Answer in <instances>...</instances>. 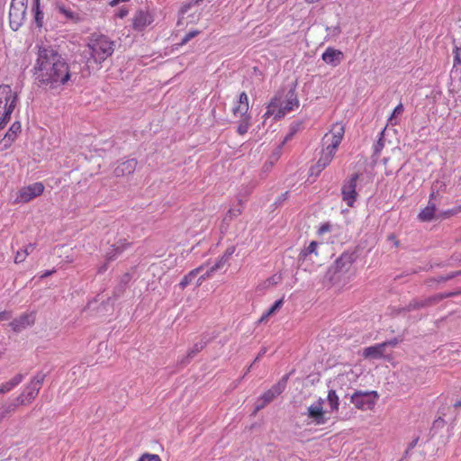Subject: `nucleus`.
<instances>
[{
	"mask_svg": "<svg viewBox=\"0 0 461 461\" xmlns=\"http://www.w3.org/2000/svg\"><path fill=\"white\" fill-rule=\"evenodd\" d=\"M119 3H120V0H112V1L110 2V5H111V6H115V5H117Z\"/></svg>",
	"mask_w": 461,
	"mask_h": 461,
	"instance_id": "57",
	"label": "nucleus"
},
{
	"mask_svg": "<svg viewBox=\"0 0 461 461\" xmlns=\"http://www.w3.org/2000/svg\"><path fill=\"white\" fill-rule=\"evenodd\" d=\"M455 407H456V408H461V400H460V401H457V402L455 403Z\"/></svg>",
	"mask_w": 461,
	"mask_h": 461,
	"instance_id": "59",
	"label": "nucleus"
},
{
	"mask_svg": "<svg viewBox=\"0 0 461 461\" xmlns=\"http://www.w3.org/2000/svg\"><path fill=\"white\" fill-rule=\"evenodd\" d=\"M281 281V276L280 275H274L271 277L267 278L264 285L265 287H270L272 285H275L278 284Z\"/></svg>",
	"mask_w": 461,
	"mask_h": 461,
	"instance_id": "38",
	"label": "nucleus"
},
{
	"mask_svg": "<svg viewBox=\"0 0 461 461\" xmlns=\"http://www.w3.org/2000/svg\"><path fill=\"white\" fill-rule=\"evenodd\" d=\"M267 403L265 402L264 400H261L259 397L255 407V411H258L259 410L263 409Z\"/></svg>",
	"mask_w": 461,
	"mask_h": 461,
	"instance_id": "47",
	"label": "nucleus"
},
{
	"mask_svg": "<svg viewBox=\"0 0 461 461\" xmlns=\"http://www.w3.org/2000/svg\"><path fill=\"white\" fill-rule=\"evenodd\" d=\"M23 405V403H20L18 402V398L16 397L12 402H5L4 404L0 405V408L4 411V413H5L6 416L15 411V410L21 406Z\"/></svg>",
	"mask_w": 461,
	"mask_h": 461,
	"instance_id": "32",
	"label": "nucleus"
},
{
	"mask_svg": "<svg viewBox=\"0 0 461 461\" xmlns=\"http://www.w3.org/2000/svg\"><path fill=\"white\" fill-rule=\"evenodd\" d=\"M7 416L4 413V411L0 408V423L5 419Z\"/></svg>",
	"mask_w": 461,
	"mask_h": 461,
	"instance_id": "56",
	"label": "nucleus"
},
{
	"mask_svg": "<svg viewBox=\"0 0 461 461\" xmlns=\"http://www.w3.org/2000/svg\"><path fill=\"white\" fill-rule=\"evenodd\" d=\"M227 261H228V260L226 259V258H223V257L220 258L217 260V262H216L212 267H210V269H208L205 273H203V274H202V275H201V276L198 278L197 285H202V283H203L206 278L210 277V276H211V275H212L213 272H215V271H217V270L221 269V267H222L227 263Z\"/></svg>",
	"mask_w": 461,
	"mask_h": 461,
	"instance_id": "27",
	"label": "nucleus"
},
{
	"mask_svg": "<svg viewBox=\"0 0 461 461\" xmlns=\"http://www.w3.org/2000/svg\"><path fill=\"white\" fill-rule=\"evenodd\" d=\"M32 13L33 14V19L36 26L41 28L44 23V13L41 5L40 0L32 1Z\"/></svg>",
	"mask_w": 461,
	"mask_h": 461,
	"instance_id": "25",
	"label": "nucleus"
},
{
	"mask_svg": "<svg viewBox=\"0 0 461 461\" xmlns=\"http://www.w3.org/2000/svg\"><path fill=\"white\" fill-rule=\"evenodd\" d=\"M136 166V159L131 158L119 163L117 167L114 168L113 173L117 177L128 176L135 171Z\"/></svg>",
	"mask_w": 461,
	"mask_h": 461,
	"instance_id": "20",
	"label": "nucleus"
},
{
	"mask_svg": "<svg viewBox=\"0 0 461 461\" xmlns=\"http://www.w3.org/2000/svg\"><path fill=\"white\" fill-rule=\"evenodd\" d=\"M21 122L16 121L9 127L4 138L0 140V149H7L13 142L16 140L18 134L21 132Z\"/></svg>",
	"mask_w": 461,
	"mask_h": 461,
	"instance_id": "14",
	"label": "nucleus"
},
{
	"mask_svg": "<svg viewBox=\"0 0 461 461\" xmlns=\"http://www.w3.org/2000/svg\"><path fill=\"white\" fill-rule=\"evenodd\" d=\"M18 101V96L9 85L0 86V113H13Z\"/></svg>",
	"mask_w": 461,
	"mask_h": 461,
	"instance_id": "11",
	"label": "nucleus"
},
{
	"mask_svg": "<svg viewBox=\"0 0 461 461\" xmlns=\"http://www.w3.org/2000/svg\"><path fill=\"white\" fill-rule=\"evenodd\" d=\"M322 60L332 67L339 66L344 59L342 51L334 48L329 47L321 55Z\"/></svg>",
	"mask_w": 461,
	"mask_h": 461,
	"instance_id": "17",
	"label": "nucleus"
},
{
	"mask_svg": "<svg viewBox=\"0 0 461 461\" xmlns=\"http://www.w3.org/2000/svg\"><path fill=\"white\" fill-rule=\"evenodd\" d=\"M330 225L329 223H325L320 227L318 232H319V234H323L325 232L330 231Z\"/></svg>",
	"mask_w": 461,
	"mask_h": 461,
	"instance_id": "48",
	"label": "nucleus"
},
{
	"mask_svg": "<svg viewBox=\"0 0 461 461\" xmlns=\"http://www.w3.org/2000/svg\"><path fill=\"white\" fill-rule=\"evenodd\" d=\"M320 243L317 241H311L310 244L304 247L301 252L299 253L298 259L299 261H305L307 259H312V256L318 257V248Z\"/></svg>",
	"mask_w": 461,
	"mask_h": 461,
	"instance_id": "23",
	"label": "nucleus"
},
{
	"mask_svg": "<svg viewBox=\"0 0 461 461\" xmlns=\"http://www.w3.org/2000/svg\"><path fill=\"white\" fill-rule=\"evenodd\" d=\"M242 213V210L240 207H233V208H230L225 218H224V221H230L232 220L233 218H236L238 216H240V214Z\"/></svg>",
	"mask_w": 461,
	"mask_h": 461,
	"instance_id": "36",
	"label": "nucleus"
},
{
	"mask_svg": "<svg viewBox=\"0 0 461 461\" xmlns=\"http://www.w3.org/2000/svg\"><path fill=\"white\" fill-rule=\"evenodd\" d=\"M108 263H109V262H107V261H106L104 265H102V266L98 268V273H99V274H102V273H104V272H105V271H106Z\"/></svg>",
	"mask_w": 461,
	"mask_h": 461,
	"instance_id": "52",
	"label": "nucleus"
},
{
	"mask_svg": "<svg viewBox=\"0 0 461 461\" xmlns=\"http://www.w3.org/2000/svg\"><path fill=\"white\" fill-rule=\"evenodd\" d=\"M199 32L198 31H190L188 32L185 37L182 39V44H185L186 42H188L191 39L194 38L196 35H198Z\"/></svg>",
	"mask_w": 461,
	"mask_h": 461,
	"instance_id": "41",
	"label": "nucleus"
},
{
	"mask_svg": "<svg viewBox=\"0 0 461 461\" xmlns=\"http://www.w3.org/2000/svg\"><path fill=\"white\" fill-rule=\"evenodd\" d=\"M287 379L288 376L285 375L278 383H276L260 396L261 400H264L267 404L271 402L275 398H276L284 392L286 387Z\"/></svg>",
	"mask_w": 461,
	"mask_h": 461,
	"instance_id": "16",
	"label": "nucleus"
},
{
	"mask_svg": "<svg viewBox=\"0 0 461 461\" xmlns=\"http://www.w3.org/2000/svg\"><path fill=\"white\" fill-rule=\"evenodd\" d=\"M306 3L308 4H314V3H317L319 2L320 0H304Z\"/></svg>",
	"mask_w": 461,
	"mask_h": 461,
	"instance_id": "58",
	"label": "nucleus"
},
{
	"mask_svg": "<svg viewBox=\"0 0 461 461\" xmlns=\"http://www.w3.org/2000/svg\"><path fill=\"white\" fill-rule=\"evenodd\" d=\"M203 270V266H201L199 267H196L193 270H191L187 275H185L182 280L180 281L179 283V285L181 288H185L192 281L194 277H196V276L200 273H202Z\"/></svg>",
	"mask_w": 461,
	"mask_h": 461,
	"instance_id": "30",
	"label": "nucleus"
},
{
	"mask_svg": "<svg viewBox=\"0 0 461 461\" xmlns=\"http://www.w3.org/2000/svg\"><path fill=\"white\" fill-rule=\"evenodd\" d=\"M326 31L328 32L329 35L332 37H337L341 33V29L339 25L327 27Z\"/></svg>",
	"mask_w": 461,
	"mask_h": 461,
	"instance_id": "40",
	"label": "nucleus"
},
{
	"mask_svg": "<svg viewBox=\"0 0 461 461\" xmlns=\"http://www.w3.org/2000/svg\"><path fill=\"white\" fill-rule=\"evenodd\" d=\"M115 50V41L107 35L92 33L87 40L86 52L88 64L101 65L111 57Z\"/></svg>",
	"mask_w": 461,
	"mask_h": 461,
	"instance_id": "3",
	"label": "nucleus"
},
{
	"mask_svg": "<svg viewBox=\"0 0 461 461\" xmlns=\"http://www.w3.org/2000/svg\"><path fill=\"white\" fill-rule=\"evenodd\" d=\"M129 243L125 240H119L116 243L113 244L105 254V261L111 262L114 260L121 253H122Z\"/></svg>",
	"mask_w": 461,
	"mask_h": 461,
	"instance_id": "21",
	"label": "nucleus"
},
{
	"mask_svg": "<svg viewBox=\"0 0 461 461\" xmlns=\"http://www.w3.org/2000/svg\"><path fill=\"white\" fill-rule=\"evenodd\" d=\"M358 178L359 174L354 173L348 178L344 180L341 186L342 201L351 208L355 206V203L358 197V194L357 192V183Z\"/></svg>",
	"mask_w": 461,
	"mask_h": 461,
	"instance_id": "7",
	"label": "nucleus"
},
{
	"mask_svg": "<svg viewBox=\"0 0 461 461\" xmlns=\"http://www.w3.org/2000/svg\"><path fill=\"white\" fill-rule=\"evenodd\" d=\"M356 258L355 252L344 251L329 269V272L332 275L331 279H335L336 275L348 273L355 262Z\"/></svg>",
	"mask_w": 461,
	"mask_h": 461,
	"instance_id": "8",
	"label": "nucleus"
},
{
	"mask_svg": "<svg viewBox=\"0 0 461 461\" xmlns=\"http://www.w3.org/2000/svg\"><path fill=\"white\" fill-rule=\"evenodd\" d=\"M37 57L32 75L40 86L58 89L71 79L69 65L62 55L50 45H37Z\"/></svg>",
	"mask_w": 461,
	"mask_h": 461,
	"instance_id": "1",
	"label": "nucleus"
},
{
	"mask_svg": "<svg viewBox=\"0 0 461 461\" xmlns=\"http://www.w3.org/2000/svg\"><path fill=\"white\" fill-rule=\"evenodd\" d=\"M44 191V185L40 183H34L21 188L16 197L14 198L15 203H25L32 200L33 198L40 196Z\"/></svg>",
	"mask_w": 461,
	"mask_h": 461,
	"instance_id": "12",
	"label": "nucleus"
},
{
	"mask_svg": "<svg viewBox=\"0 0 461 461\" xmlns=\"http://www.w3.org/2000/svg\"><path fill=\"white\" fill-rule=\"evenodd\" d=\"M459 211H461V207L445 211L442 212V215H443V217H449L451 215L457 213Z\"/></svg>",
	"mask_w": 461,
	"mask_h": 461,
	"instance_id": "45",
	"label": "nucleus"
},
{
	"mask_svg": "<svg viewBox=\"0 0 461 461\" xmlns=\"http://www.w3.org/2000/svg\"><path fill=\"white\" fill-rule=\"evenodd\" d=\"M203 0H191L192 3L194 4H198L200 2H202Z\"/></svg>",
	"mask_w": 461,
	"mask_h": 461,
	"instance_id": "60",
	"label": "nucleus"
},
{
	"mask_svg": "<svg viewBox=\"0 0 461 461\" xmlns=\"http://www.w3.org/2000/svg\"><path fill=\"white\" fill-rule=\"evenodd\" d=\"M129 14V10L128 8L126 7H121L119 8V10L117 11V13L115 14V16L120 18V19H122L124 18L125 16H127Z\"/></svg>",
	"mask_w": 461,
	"mask_h": 461,
	"instance_id": "43",
	"label": "nucleus"
},
{
	"mask_svg": "<svg viewBox=\"0 0 461 461\" xmlns=\"http://www.w3.org/2000/svg\"><path fill=\"white\" fill-rule=\"evenodd\" d=\"M284 304V299L281 298L275 302V303L266 312L262 314L261 318L259 319V322L266 321L271 315H273L276 311H278Z\"/></svg>",
	"mask_w": 461,
	"mask_h": 461,
	"instance_id": "31",
	"label": "nucleus"
},
{
	"mask_svg": "<svg viewBox=\"0 0 461 461\" xmlns=\"http://www.w3.org/2000/svg\"><path fill=\"white\" fill-rule=\"evenodd\" d=\"M345 133L344 125L340 122H336L332 125L330 132L326 133L322 138L323 149L321 157L315 165H313L310 171L311 175L318 176L326 167L332 161L338 147L341 143Z\"/></svg>",
	"mask_w": 461,
	"mask_h": 461,
	"instance_id": "2",
	"label": "nucleus"
},
{
	"mask_svg": "<svg viewBox=\"0 0 461 461\" xmlns=\"http://www.w3.org/2000/svg\"><path fill=\"white\" fill-rule=\"evenodd\" d=\"M54 272H55V270H47L41 274V278H45V277L52 275Z\"/></svg>",
	"mask_w": 461,
	"mask_h": 461,
	"instance_id": "53",
	"label": "nucleus"
},
{
	"mask_svg": "<svg viewBox=\"0 0 461 461\" xmlns=\"http://www.w3.org/2000/svg\"><path fill=\"white\" fill-rule=\"evenodd\" d=\"M138 461H161V458L157 454H143Z\"/></svg>",
	"mask_w": 461,
	"mask_h": 461,
	"instance_id": "39",
	"label": "nucleus"
},
{
	"mask_svg": "<svg viewBox=\"0 0 461 461\" xmlns=\"http://www.w3.org/2000/svg\"><path fill=\"white\" fill-rule=\"evenodd\" d=\"M58 10L61 14H63L68 19L74 20L77 16V14H75L72 10L65 7L64 5H59Z\"/></svg>",
	"mask_w": 461,
	"mask_h": 461,
	"instance_id": "35",
	"label": "nucleus"
},
{
	"mask_svg": "<svg viewBox=\"0 0 461 461\" xmlns=\"http://www.w3.org/2000/svg\"><path fill=\"white\" fill-rule=\"evenodd\" d=\"M383 344H385V348L390 346V347H395L398 343H399V340L394 338L393 339H390V340H387V341H384V342H382Z\"/></svg>",
	"mask_w": 461,
	"mask_h": 461,
	"instance_id": "49",
	"label": "nucleus"
},
{
	"mask_svg": "<svg viewBox=\"0 0 461 461\" xmlns=\"http://www.w3.org/2000/svg\"><path fill=\"white\" fill-rule=\"evenodd\" d=\"M266 351H267L266 348H262L259 351V353H258V357H256L255 361H258L262 356H264Z\"/></svg>",
	"mask_w": 461,
	"mask_h": 461,
	"instance_id": "55",
	"label": "nucleus"
},
{
	"mask_svg": "<svg viewBox=\"0 0 461 461\" xmlns=\"http://www.w3.org/2000/svg\"><path fill=\"white\" fill-rule=\"evenodd\" d=\"M299 100L294 89L277 93L270 101L265 113V117L273 116L275 120H279L291 111L298 108Z\"/></svg>",
	"mask_w": 461,
	"mask_h": 461,
	"instance_id": "4",
	"label": "nucleus"
},
{
	"mask_svg": "<svg viewBox=\"0 0 461 461\" xmlns=\"http://www.w3.org/2000/svg\"><path fill=\"white\" fill-rule=\"evenodd\" d=\"M249 97L245 92H242L232 108V113L235 118L251 117L249 113Z\"/></svg>",
	"mask_w": 461,
	"mask_h": 461,
	"instance_id": "15",
	"label": "nucleus"
},
{
	"mask_svg": "<svg viewBox=\"0 0 461 461\" xmlns=\"http://www.w3.org/2000/svg\"><path fill=\"white\" fill-rule=\"evenodd\" d=\"M27 3L23 1L12 0L9 10L10 26L14 31H17L23 24L27 10Z\"/></svg>",
	"mask_w": 461,
	"mask_h": 461,
	"instance_id": "10",
	"label": "nucleus"
},
{
	"mask_svg": "<svg viewBox=\"0 0 461 461\" xmlns=\"http://www.w3.org/2000/svg\"><path fill=\"white\" fill-rule=\"evenodd\" d=\"M35 248H36V244L30 243L27 246H25L23 249L18 250L14 257V262L16 264L23 262L25 260V258H27V256L33 252Z\"/></svg>",
	"mask_w": 461,
	"mask_h": 461,
	"instance_id": "28",
	"label": "nucleus"
},
{
	"mask_svg": "<svg viewBox=\"0 0 461 461\" xmlns=\"http://www.w3.org/2000/svg\"><path fill=\"white\" fill-rule=\"evenodd\" d=\"M427 304V302L426 301H414L412 303H410L409 305V311H411V309H416V308H420V307H423Z\"/></svg>",
	"mask_w": 461,
	"mask_h": 461,
	"instance_id": "42",
	"label": "nucleus"
},
{
	"mask_svg": "<svg viewBox=\"0 0 461 461\" xmlns=\"http://www.w3.org/2000/svg\"><path fill=\"white\" fill-rule=\"evenodd\" d=\"M238 119L239 120H238L237 132L240 135H244L245 133L248 132V131L251 125V122H250L251 117L238 118Z\"/></svg>",
	"mask_w": 461,
	"mask_h": 461,
	"instance_id": "33",
	"label": "nucleus"
},
{
	"mask_svg": "<svg viewBox=\"0 0 461 461\" xmlns=\"http://www.w3.org/2000/svg\"><path fill=\"white\" fill-rule=\"evenodd\" d=\"M378 394L375 391L362 392L356 391L351 396L350 401L356 408L363 411L372 410L376 402Z\"/></svg>",
	"mask_w": 461,
	"mask_h": 461,
	"instance_id": "9",
	"label": "nucleus"
},
{
	"mask_svg": "<svg viewBox=\"0 0 461 461\" xmlns=\"http://www.w3.org/2000/svg\"><path fill=\"white\" fill-rule=\"evenodd\" d=\"M11 317V312L7 311L0 312V321L8 320Z\"/></svg>",
	"mask_w": 461,
	"mask_h": 461,
	"instance_id": "51",
	"label": "nucleus"
},
{
	"mask_svg": "<svg viewBox=\"0 0 461 461\" xmlns=\"http://www.w3.org/2000/svg\"><path fill=\"white\" fill-rule=\"evenodd\" d=\"M153 19L148 12L138 11L132 18V26L136 31H142L152 23Z\"/></svg>",
	"mask_w": 461,
	"mask_h": 461,
	"instance_id": "18",
	"label": "nucleus"
},
{
	"mask_svg": "<svg viewBox=\"0 0 461 461\" xmlns=\"http://www.w3.org/2000/svg\"><path fill=\"white\" fill-rule=\"evenodd\" d=\"M419 437L413 438L410 443H409V446H408V448H407V451L414 448L416 447V445L418 444L419 442Z\"/></svg>",
	"mask_w": 461,
	"mask_h": 461,
	"instance_id": "50",
	"label": "nucleus"
},
{
	"mask_svg": "<svg viewBox=\"0 0 461 461\" xmlns=\"http://www.w3.org/2000/svg\"><path fill=\"white\" fill-rule=\"evenodd\" d=\"M294 132L295 131H293L289 134H287L284 139V142H287L288 140H290L293 138Z\"/></svg>",
	"mask_w": 461,
	"mask_h": 461,
	"instance_id": "54",
	"label": "nucleus"
},
{
	"mask_svg": "<svg viewBox=\"0 0 461 461\" xmlns=\"http://www.w3.org/2000/svg\"><path fill=\"white\" fill-rule=\"evenodd\" d=\"M455 57H454V67L461 64V57H460V49L456 48L455 50Z\"/></svg>",
	"mask_w": 461,
	"mask_h": 461,
	"instance_id": "44",
	"label": "nucleus"
},
{
	"mask_svg": "<svg viewBox=\"0 0 461 461\" xmlns=\"http://www.w3.org/2000/svg\"><path fill=\"white\" fill-rule=\"evenodd\" d=\"M324 402V399L320 397L307 408L305 412L307 424L321 426L328 422L329 418L326 416V411L323 409Z\"/></svg>",
	"mask_w": 461,
	"mask_h": 461,
	"instance_id": "6",
	"label": "nucleus"
},
{
	"mask_svg": "<svg viewBox=\"0 0 461 461\" xmlns=\"http://www.w3.org/2000/svg\"><path fill=\"white\" fill-rule=\"evenodd\" d=\"M235 248L233 246L229 247L224 254L222 255L223 258H226L227 260L230 258V256L234 253Z\"/></svg>",
	"mask_w": 461,
	"mask_h": 461,
	"instance_id": "46",
	"label": "nucleus"
},
{
	"mask_svg": "<svg viewBox=\"0 0 461 461\" xmlns=\"http://www.w3.org/2000/svg\"><path fill=\"white\" fill-rule=\"evenodd\" d=\"M10 111L0 113V130L4 129L11 119Z\"/></svg>",
	"mask_w": 461,
	"mask_h": 461,
	"instance_id": "37",
	"label": "nucleus"
},
{
	"mask_svg": "<svg viewBox=\"0 0 461 461\" xmlns=\"http://www.w3.org/2000/svg\"><path fill=\"white\" fill-rule=\"evenodd\" d=\"M385 344L378 343L364 349L363 356L366 358L378 359L384 357Z\"/></svg>",
	"mask_w": 461,
	"mask_h": 461,
	"instance_id": "24",
	"label": "nucleus"
},
{
	"mask_svg": "<svg viewBox=\"0 0 461 461\" xmlns=\"http://www.w3.org/2000/svg\"><path fill=\"white\" fill-rule=\"evenodd\" d=\"M45 377L46 375L44 373H37L24 386L23 392L17 396L18 402L23 405L32 402L37 397Z\"/></svg>",
	"mask_w": 461,
	"mask_h": 461,
	"instance_id": "5",
	"label": "nucleus"
},
{
	"mask_svg": "<svg viewBox=\"0 0 461 461\" xmlns=\"http://www.w3.org/2000/svg\"><path fill=\"white\" fill-rule=\"evenodd\" d=\"M435 197L434 192L430 194L429 201L428 203V205L420 211V212L418 215V219L420 221H430L433 220L436 212V205L434 203L431 202V200Z\"/></svg>",
	"mask_w": 461,
	"mask_h": 461,
	"instance_id": "22",
	"label": "nucleus"
},
{
	"mask_svg": "<svg viewBox=\"0 0 461 461\" xmlns=\"http://www.w3.org/2000/svg\"><path fill=\"white\" fill-rule=\"evenodd\" d=\"M209 339L206 337H203L200 341L194 344V346L187 351L186 356L179 360V364L181 366H186L192 358H194L196 354H198L202 349L207 345Z\"/></svg>",
	"mask_w": 461,
	"mask_h": 461,
	"instance_id": "19",
	"label": "nucleus"
},
{
	"mask_svg": "<svg viewBox=\"0 0 461 461\" xmlns=\"http://www.w3.org/2000/svg\"><path fill=\"white\" fill-rule=\"evenodd\" d=\"M24 379V375L22 374L15 375L12 379L0 384V395L5 394L11 392L18 384H20Z\"/></svg>",
	"mask_w": 461,
	"mask_h": 461,
	"instance_id": "26",
	"label": "nucleus"
},
{
	"mask_svg": "<svg viewBox=\"0 0 461 461\" xmlns=\"http://www.w3.org/2000/svg\"><path fill=\"white\" fill-rule=\"evenodd\" d=\"M403 112V105L402 104H399L393 111L391 116L389 117L388 121L392 125H397L398 121L396 120V116L402 114Z\"/></svg>",
	"mask_w": 461,
	"mask_h": 461,
	"instance_id": "34",
	"label": "nucleus"
},
{
	"mask_svg": "<svg viewBox=\"0 0 461 461\" xmlns=\"http://www.w3.org/2000/svg\"><path fill=\"white\" fill-rule=\"evenodd\" d=\"M326 401L330 407V411L334 412L339 411V398L336 393V391L331 389L328 392Z\"/></svg>",
	"mask_w": 461,
	"mask_h": 461,
	"instance_id": "29",
	"label": "nucleus"
},
{
	"mask_svg": "<svg viewBox=\"0 0 461 461\" xmlns=\"http://www.w3.org/2000/svg\"><path fill=\"white\" fill-rule=\"evenodd\" d=\"M35 322V313L26 312L13 320L10 322V327L14 332H20L23 330L31 327Z\"/></svg>",
	"mask_w": 461,
	"mask_h": 461,
	"instance_id": "13",
	"label": "nucleus"
}]
</instances>
